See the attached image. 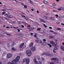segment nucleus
<instances>
[{
	"label": "nucleus",
	"instance_id": "f257e3e1",
	"mask_svg": "<svg viewBox=\"0 0 64 64\" xmlns=\"http://www.w3.org/2000/svg\"><path fill=\"white\" fill-rule=\"evenodd\" d=\"M20 59V56H18L16 58L15 60H13L11 62H8V64H17V62H19Z\"/></svg>",
	"mask_w": 64,
	"mask_h": 64
},
{
	"label": "nucleus",
	"instance_id": "f03ea898",
	"mask_svg": "<svg viewBox=\"0 0 64 64\" xmlns=\"http://www.w3.org/2000/svg\"><path fill=\"white\" fill-rule=\"evenodd\" d=\"M36 42H37V43L42 44V46H45L46 45V42H44L42 43V41L40 40H36Z\"/></svg>",
	"mask_w": 64,
	"mask_h": 64
},
{
	"label": "nucleus",
	"instance_id": "7ed1b4c3",
	"mask_svg": "<svg viewBox=\"0 0 64 64\" xmlns=\"http://www.w3.org/2000/svg\"><path fill=\"white\" fill-rule=\"evenodd\" d=\"M26 62V64H28L30 62V60L29 58H24V60L22 61V63H24V62Z\"/></svg>",
	"mask_w": 64,
	"mask_h": 64
},
{
	"label": "nucleus",
	"instance_id": "20e7f679",
	"mask_svg": "<svg viewBox=\"0 0 64 64\" xmlns=\"http://www.w3.org/2000/svg\"><path fill=\"white\" fill-rule=\"evenodd\" d=\"M26 53L27 54V55L28 56H31L32 54V52L30 50H27L26 52Z\"/></svg>",
	"mask_w": 64,
	"mask_h": 64
},
{
	"label": "nucleus",
	"instance_id": "39448f33",
	"mask_svg": "<svg viewBox=\"0 0 64 64\" xmlns=\"http://www.w3.org/2000/svg\"><path fill=\"white\" fill-rule=\"evenodd\" d=\"M7 57L8 58H11V57H12V54H7Z\"/></svg>",
	"mask_w": 64,
	"mask_h": 64
},
{
	"label": "nucleus",
	"instance_id": "423d86ee",
	"mask_svg": "<svg viewBox=\"0 0 64 64\" xmlns=\"http://www.w3.org/2000/svg\"><path fill=\"white\" fill-rule=\"evenodd\" d=\"M30 50L32 51H35L36 50V48L34 47H32L30 48Z\"/></svg>",
	"mask_w": 64,
	"mask_h": 64
},
{
	"label": "nucleus",
	"instance_id": "0eeeda50",
	"mask_svg": "<svg viewBox=\"0 0 64 64\" xmlns=\"http://www.w3.org/2000/svg\"><path fill=\"white\" fill-rule=\"evenodd\" d=\"M21 17H22V18H24H24L26 20H28V18L27 17H26L24 15H22Z\"/></svg>",
	"mask_w": 64,
	"mask_h": 64
},
{
	"label": "nucleus",
	"instance_id": "6e6552de",
	"mask_svg": "<svg viewBox=\"0 0 64 64\" xmlns=\"http://www.w3.org/2000/svg\"><path fill=\"white\" fill-rule=\"evenodd\" d=\"M24 45V43H23L20 46H19L20 48H23Z\"/></svg>",
	"mask_w": 64,
	"mask_h": 64
},
{
	"label": "nucleus",
	"instance_id": "1a4fd4ad",
	"mask_svg": "<svg viewBox=\"0 0 64 64\" xmlns=\"http://www.w3.org/2000/svg\"><path fill=\"white\" fill-rule=\"evenodd\" d=\"M45 55L46 56H50V57H52V55L48 53H45Z\"/></svg>",
	"mask_w": 64,
	"mask_h": 64
},
{
	"label": "nucleus",
	"instance_id": "9d476101",
	"mask_svg": "<svg viewBox=\"0 0 64 64\" xmlns=\"http://www.w3.org/2000/svg\"><path fill=\"white\" fill-rule=\"evenodd\" d=\"M28 29H29V31H31V30H32L33 29V28L32 27H30V28H28Z\"/></svg>",
	"mask_w": 64,
	"mask_h": 64
},
{
	"label": "nucleus",
	"instance_id": "9b49d317",
	"mask_svg": "<svg viewBox=\"0 0 64 64\" xmlns=\"http://www.w3.org/2000/svg\"><path fill=\"white\" fill-rule=\"evenodd\" d=\"M33 43L32 42L30 45L29 47H32L33 46Z\"/></svg>",
	"mask_w": 64,
	"mask_h": 64
},
{
	"label": "nucleus",
	"instance_id": "f8f14e48",
	"mask_svg": "<svg viewBox=\"0 0 64 64\" xmlns=\"http://www.w3.org/2000/svg\"><path fill=\"white\" fill-rule=\"evenodd\" d=\"M12 50L13 51H17V49L15 48H12Z\"/></svg>",
	"mask_w": 64,
	"mask_h": 64
},
{
	"label": "nucleus",
	"instance_id": "ddd939ff",
	"mask_svg": "<svg viewBox=\"0 0 64 64\" xmlns=\"http://www.w3.org/2000/svg\"><path fill=\"white\" fill-rule=\"evenodd\" d=\"M28 2H29V3H31V4H33V2L31 0H28Z\"/></svg>",
	"mask_w": 64,
	"mask_h": 64
},
{
	"label": "nucleus",
	"instance_id": "4468645a",
	"mask_svg": "<svg viewBox=\"0 0 64 64\" xmlns=\"http://www.w3.org/2000/svg\"><path fill=\"white\" fill-rule=\"evenodd\" d=\"M63 51H64V47L62 46L60 48Z\"/></svg>",
	"mask_w": 64,
	"mask_h": 64
},
{
	"label": "nucleus",
	"instance_id": "2eb2a0df",
	"mask_svg": "<svg viewBox=\"0 0 64 64\" xmlns=\"http://www.w3.org/2000/svg\"><path fill=\"white\" fill-rule=\"evenodd\" d=\"M43 2L45 4H48V2H47L46 1L44 0L43 1Z\"/></svg>",
	"mask_w": 64,
	"mask_h": 64
},
{
	"label": "nucleus",
	"instance_id": "dca6fc26",
	"mask_svg": "<svg viewBox=\"0 0 64 64\" xmlns=\"http://www.w3.org/2000/svg\"><path fill=\"white\" fill-rule=\"evenodd\" d=\"M50 44H53L55 43V42L53 41H50Z\"/></svg>",
	"mask_w": 64,
	"mask_h": 64
},
{
	"label": "nucleus",
	"instance_id": "f3484780",
	"mask_svg": "<svg viewBox=\"0 0 64 64\" xmlns=\"http://www.w3.org/2000/svg\"><path fill=\"white\" fill-rule=\"evenodd\" d=\"M62 7H61L60 8L58 9V11H60V10H62Z\"/></svg>",
	"mask_w": 64,
	"mask_h": 64
},
{
	"label": "nucleus",
	"instance_id": "a211bd4d",
	"mask_svg": "<svg viewBox=\"0 0 64 64\" xmlns=\"http://www.w3.org/2000/svg\"><path fill=\"white\" fill-rule=\"evenodd\" d=\"M15 45V42L12 43V46H14V45Z\"/></svg>",
	"mask_w": 64,
	"mask_h": 64
},
{
	"label": "nucleus",
	"instance_id": "6ab92c4d",
	"mask_svg": "<svg viewBox=\"0 0 64 64\" xmlns=\"http://www.w3.org/2000/svg\"><path fill=\"white\" fill-rule=\"evenodd\" d=\"M8 18H12L13 16L11 15L8 16Z\"/></svg>",
	"mask_w": 64,
	"mask_h": 64
},
{
	"label": "nucleus",
	"instance_id": "aec40b11",
	"mask_svg": "<svg viewBox=\"0 0 64 64\" xmlns=\"http://www.w3.org/2000/svg\"><path fill=\"white\" fill-rule=\"evenodd\" d=\"M48 46H49L50 47V48H51V47H52V45L50 44H48Z\"/></svg>",
	"mask_w": 64,
	"mask_h": 64
},
{
	"label": "nucleus",
	"instance_id": "412c9836",
	"mask_svg": "<svg viewBox=\"0 0 64 64\" xmlns=\"http://www.w3.org/2000/svg\"><path fill=\"white\" fill-rule=\"evenodd\" d=\"M50 18L52 20H54V18L50 17Z\"/></svg>",
	"mask_w": 64,
	"mask_h": 64
},
{
	"label": "nucleus",
	"instance_id": "4be33fe9",
	"mask_svg": "<svg viewBox=\"0 0 64 64\" xmlns=\"http://www.w3.org/2000/svg\"><path fill=\"white\" fill-rule=\"evenodd\" d=\"M51 59L52 60H54V61H55V60H56V58H52Z\"/></svg>",
	"mask_w": 64,
	"mask_h": 64
},
{
	"label": "nucleus",
	"instance_id": "5701e85b",
	"mask_svg": "<svg viewBox=\"0 0 64 64\" xmlns=\"http://www.w3.org/2000/svg\"><path fill=\"white\" fill-rule=\"evenodd\" d=\"M57 49H58V48L56 46L54 48V50H57Z\"/></svg>",
	"mask_w": 64,
	"mask_h": 64
},
{
	"label": "nucleus",
	"instance_id": "b1692460",
	"mask_svg": "<svg viewBox=\"0 0 64 64\" xmlns=\"http://www.w3.org/2000/svg\"><path fill=\"white\" fill-rule=\"evenodd\" d=\"M49 38L50 39H53L54 38L52 36H50L49 37Z\"/></svg>",
	"mask_w": 64,
	"mask_h": 64
},
{
	"label": "nucleus",
	"instance_id": "393cba45",
	"mask_svg": "<svg viewBox=\"0 0 64 64\" xmlns=\"http://www.w3.org/2000/svg\"><path fill=\"white\" fill-rule=\"evenodd\" d=\"M13 1H15V2H16V3H19V2L16 0H13Z\"/></svg>",
	"mask_w": 64,
	"mask_h": 64
},
{
	"label": "nucleus",
	"instance_id": "a878e982",
	"mask_svg": "<svg viewBox=\"0 0 64 64\" xmlns=\"http://www.w3.org/2000/svg\"><path fill=\"white\" fill-rule=\"evenodd\" d=\"M37 33H36L35 34L34 36V37H36V38L37 37Z\"/></svg>",
	"mask_w": 64,
	"mask_h": 64
},
{
	"label": "nucleus",
	"instance_id": "bb28decb",
	"mask_svg": "<svg viewBox=\"0 0 64 64\" xmlns=\"http://www.w3.org/2000/svg\"><path fill=\"white\" fill-rule=\"evenodd\" d=\"M7 45L8 47V48H10V44H7Z\"/></svg>",
	"mask_w": 64,
	"mask_h": 64
},
{
	"label": "nucleus",
	"instance_id": "cd10ccee",
	"mask_svg": "<svg viewBox=\"0 0 64 64\" xmlns=\"http://www.w3.org/2000/svg\"><path fill=\"white\" fill-rule=\"evenodd\" d=\"M45 55V53L44 52L42 54L41 56H43V55Z\"/></svg>",
	"mask_w": 64,
	"mask_h": 64
},
{
	"label": "nucleus",
	"instance_id": "c85d7f7f",
	"mask_svg": "<svg viewBox=\"0 0 64 64\" xmlns=\"http://www.w3.org/2000/svg\"><path fill=\"white\" fill-rule=\"evenodd\" d=\"M52 46H54V47H55V46H56V44H55L54 43L52 44Z\"/></svg>",
	"mask_w": 64,
	"mask_h": 64
},
{
	"label": "nucleus",
	"instance_id": "c756f323",
	"mask_svg": "<svg viewBox=\"0 0 64 64\" xmlns=\"http://www.w3.org/2000/svg\"><path fill=\"white\" fill-rule=\"evenodd\" d=\"M61 30V29L60 28H56V30Z\"/></svg>",
	"mask_w": 64,
	"mask_h": 64
},
{
	"label": "nucleus",
	"instance_id": "7c9ffc66",
	"mask_svg": "<svg viewBox=\"0 0 64 64\" xmlns=\"http://www.w3.org/2000/svg\"><path fill=\"white\" fill-rule=\"evenodd\" d=\"M24 8H26H26H27V6L26 5H25L24 6Z\"/></svg>",
	"mask_w": 64,
	"mask_h": 64
},
{
	"label": "nucleus",
	"instance_id": "2f4dec72",
	"mask_svg": "<svg viewBox=\"0 0 64 64\" xmlns=\"http://www.w3.org/2000/svg\"><path fill=\"white\" fill-rule=\"evenodd\" d=\"M2 34H6V32H2Z\"/></svg>",
	"mask_w": 64,
	"mask_h": 64
},
{
	"label": "nucleus",
	"instance_id": "473e14b6",
	"mask_svg": "<svg viewBox=\"0 0 64 64\" xmlns=\"http://www.w3.org/2000/svg\"><path fill=\"white\" fill-rule=\"evenodd\" d=\"M2 11H6V10L5 9H2Z\"/></svg>",
	"mask_w": 64,
	"mask_h": 64
},
{
	"label": "nucleus",
	"instance_id": "72a5a7b5",
	"mask_svg": "<svg viewBox=\"0 0 64 64\" xmlns=\"http://www.w3.org/2000/svg\"><path fill=\"white\" fill-rule=\"evenodd\" d=\"M55 50L54 49L53 50V52L54 53H56V50Z\"/></svg>",
	"mask_w": 64,
	"mask_h": 64
},
{
	"label": "nucleus",
	"instance_id": "f704fd0d",
	"mask_svg": "<svg viewBox=\"0 0 64 64\" xmlns=\"http://www.w3.org/2000/svg\"><path fill=\"white\" fill-rule=\"evenodd\" d=\"M42 61H44V58H43V57H42Z\"/></svg>",
	"mask_w": 64,
	"mask_h": 64
},
{
	"label": "nucleus",
	"instance_id": "c9c22d12",
	"mask_svg": "<svg viewBox=\"0 0 64 64\" xmlns=\"http://www.w3.org/2000/svg\"><path fill=\"white\" fill-rule=\"evenodd\" d=\"M6 13V12H2V15H4V14H5Z\"/></svg>",
	"mask_w": 64,
	"mask_h": 64
},
{
	"label": "nucleus",
	"instance_id": "e433bc0d",
	"mask_svg": "<svg viewBox=\"0 0 64 64\" xmlns=\"http://www.w3.org/2000/svg\"><path fill=\"white\" fill-rule=\"evenodd\" d=\"M48 17L46 16H44V18H45V19H47Z\"/></svg>",
	"mask_w": 64,
	"mask_h": 64
},
{
	"label": "nucleus",
	"instance_id": "4c0bfd02",
	"mask_svg": "<svg viewBox=\"0 0 64 64\" xmlns=\"http://www.w3.org/2000/svg\"><path fill=\"white\" fill-rule=\"evenodd\" d=\"M39 32L41 33H43V31L40 30L39 31Z\"/></svg>",
	"mask_w": 64,
	"mask_h": 64
},
{
	"label": "nucleus",
	"instance_id": "58836bf2",
	"mask_svg": "<svg viewBox=\"0 0 64 64\" xmlns=\"http://www.w3.org/2000/svg\"><path fill=\"white\" fill-rule=\"evenodd\" d=\"M44 26L45 27H46V28H47V26H46V25H45V24H44Z\"/></svg>",
	"mask_w": 64,
	"mask_h": 64
},
{
	"label": "nucleus",
	"instance_id": "ea45409f",
	"mask_svg": "<svg viewBox=\"0 0 64 64\" xmlns=\"http://www.w3.org/2000/svg\"><path fill=\"white\" fill-rule=\"evenodd\" d=\"M56 60L57 61H58V60H59L58 58H56Z\"/></svg>",
	"mask_w": 64,
	"mask_h": 64
},
{
	"label": "nucleus",
	"instance_id": "a19ab883",
	"mask_svg": "<svg viewBox=\"0 0 64 64\" xmlns=\"http://www.w3.org/2000/svg\"><path fill=\"white\" fill-rule=\"evenodd\" d=\"M6 16H8L9 15V14H6L5 15Z\"/></svg>",
	"mask_w": 64,
	"mask_h": 64
},
{
	"label": "nucleus",
	"instance_id": "79ce46f5",
	"mask_svg": "<svg viewBox=\"0 0 64 64\" xmlns=\"http://www.w3.org/2000/svg\"><path fill=\"white\" fill-rule=\"evenodd\" d=\"M18 23H19V24H21V22H19V21H18Z\"/></svg>",
	"mask_w": 64,
	"mask_h": 64
},
{
	"label": "nucleus",
	"instance_id": "37998d69",
	"mask_svg": "<svg viewBox=\"0 0 64 64\" xmlns=\"http://www.w3.org/2000/svg\"><path fill=\"white\" fill-rule=\"evenodd\" d=\"M53 33H54V34H57V33H56V32H53Z\"/></svg>",
	"mask_w": 64,
	"mask_h": 64
},
{
	"label": "nucleus",
	"instance_id": "c03bdc74",
	"mask_svg": "<svg viewBox=\"0 0 64 64\" xmlns=\"http://www.w3.org/2000/svg\"><path fill=\"white\" fill-rule=\"evenodd\" d=\"M52 5L54 6H56V4H53Z\"/></svg>",
	"mask_w": 64,
	"mask_h": 64
},
{
	"label": "nucleus",
	"instance_id": "a18cd8bd",
	"mask_svg": "<svg viewBox=\"0 0 64 64\" xmlns=\"http://www.w3.org/2000/svg\"><path fill=\"white\" fill-rule=\"evenodd\" d=\"M17 30L18 31V32H20V30L18 29Z\"/></svg>",
	"mask_w": 64,
	"mask_h": 64
},
{
	"label": "nucleus",
	"instance_id": "49530a36",
	"mask_svg": "<svg viewBox=\"0 0 64 64\" xmlns=\"http://www.w3.org/2000/svg\"><path fill=\"white\" fill-rule=\"evenodd\" d=\"M54 9L55 10H56V9H57V8H56L55 7H54Z\"/></svg>",
	"mask_w": 64,
	"mask_h": 64
},
{
	"label": "nucleus",
	"instance_id": "de8ad7c7",
	"mask_svg": "<svg viewBox=\"0 0 64 64\" xmlns=\"http://www.w3.org/2000/svg\"><path fill=\"white\" fill-rule=\"evenodd\" d=\"M14 28V29H17V28H18V27H17L16 28L15 27H13Z\"/></svg>",
	"mask_w": 64,
	"mask_h": 64
},
{
	"label": "nucleus",
	"instance_id": "09e8293b",
	"mask_svg": "<svg viewBox=\"0 0 64 64\" xmlns=\"http://www.w3.org/2000/svg\"><path fill=\"white\" fill-rule=\"evenodd\" d=\"M43 40L44 42H45L46 41V39H44Z\"/></svg>",
	"mask_w": 64,
	"mask_h": 64
},
{
	"label": "nucleus",
	"instance_id": "8fccbe9b",
	"mask_svg": "<svg viewBox=\"0 0 64 64\" xmlns=\"http://www.w3.org/2000/svg\"><path fill=\"white\" fill-rule=\"evenodd\" d=\"M60 18V19H61L62 18V16H60L59 17Z\"/></svg>",
	"mask_w": 64,
	"mask_h": 64
},
{
	"label": "nucleus",
	"instance_id": "3c124183",
	"mask_svg": "<svg viewBox=\"0 0 64 64\" xmlns=\"http://www.w3.org/2000/svg\"><path fill=\"white\" fill-rule=\"evenodd\" d=\"M6 34V35H8V36H11V35L10 34Z\"/></svg>",
	"mask_w": 64,
	"mask_h": 64
},
{
	"label": "nucleus",
	"instance_id": "603ef678",
	"mask_svg": "<svg viewBox=\"0 0 64 64\" xmlns=\"http://www.w3.org/2000/svg\"><path fill=\"white\" fill-rule=\"evenodd\" d=\"M16 21H15L12 22V23H16Z\"/></svg>",
	"mask_w": 64,
	"mask_h": 64
},
{
	"label": "nucleus",
	"instance_id": "864d4df0",
	"mask_svg": "<svg viewBox=\"0 0 64 64\" xmlns=\"http://www.w3.org/2000/svg\"><path fill=\"white\" fill-rule=\"evenodd\" d=\"M20 34H17L16 35H17V36H20Z\"/></svg>",
	"mask_w": 64,
	"mask_h": 64
},
{
	"label": "nucleus",
	"instance_id": "5fc2aeb1",
	"mask_svg": "<svg viewBox=\"0 0 64 64\" xmlns=\"http://www.w3.org/2000/svg\"><path fill=\"white\" fill-rule=\"evenodd\" d=\"M50 32H52V33H53V32H54L52 30H50Z\"/></svg>",
	"mask_w": 64,
	"mask_h": 64
},
{
	"label": "nucleus",
	"instance_id": "6e6d98bb",
	"mask_svg": "<svg viewBox=\"0 0 64 64\" xmlns=\"http://www.w3.org/2000/svg\"><path fill=\"white\" fill-rule=\"evenodd\" d=\"M46 15H50V14H49V13H46Z\"/></svg>",
	"mask_w": 64,
	"mask_h": 64
},
{
	"label": "nucleus",
	"instance_id": "4d7b16f0",
	"mask_svg": "<svg viewBox=\"0 0 64 64\" xmlns=\"http://www.w3.org/2000/svg\"><path fill=\"white\" fill-rule=\"evenodd\" d=\"M56 11L55 10H52V12H56Z\"/></svg>",
	"mask_w": 64,
	"mask_h": 64
},
{
	"label": "nucleus",
	"instance_id": "13d9d810",
	"mask_svg": "<svg viewBox=\"0 0 64 64\" xmlns=\"http://www.w3.org/2000/svg\"><path fill=\"white\" fill-rule=\"evenodd\" d=\"M30 34L31 35H32V36H33V33H30Z\"/></svg>",
	"mask_w": 64,
	"mask_h": 64
},
{
	"label": "nucleus",
	"instance_id": "bf43d9fd",
	"mask_svg": "<svg viewBox=\"0 0 64 64\" xmlns=\"http://www.w3.org/2000/svg\"><path fill=\"white\" fill-rule=\"evenodd\" d=\"M41 30V28H40L37 29V30H38H38Z\"/></svg>",
	"mask_w": 64,
	"mask_h": 64
},
{
	"label": "nucleus",
	"instance_id": "052dcab7",
	"mask_svg": "<svg viewBox=\"0 0 64 64\" xmlns=\"http://www.w3.org/2000/svg\"><path fill=\"white\" fill-rule=\"evenodd\" d=\"M58 41V40H56V39L55 40V42H57Z\"/></svg>",
	"mask_w": 64,
	"mask_h": 64
},
{
	"label": "nucleus",
	"instance_id": "680f3d73",
	"mask_svg": "<svg viewBox=\"0 0 64 64\" xmlns=\"http://www.w3.org/2000/svg\"><path fill=\"white\" fill-rule=\"evenodd\" d=\"M42 22H44V23H45L46 22V21H45L43 20Z\"/></svg>",
	"mask_w": 64,
	"mask_h": 64
},
{
	"label": "nucleus",
	"instance_id": "e2e57ef3",
	"mask_svg": "<svg viewBox=\"0 0 64 64\" xmlns=\"http://www.w3.org/2000/svg\"><path fill=\"white\" fill-rule=\"evenodd\" d=\"M22 28H24V25H22Z\"/></svg>",
	"mask_w": 64,
	"mask_h": 64
},
{
	"label": "nucleus",
	"instance_id": "0e129e2a",
	"mask_svg": "<svg viewBox=\"0 0 64 64\" xmlns=\"http://www.w3.org/2000/svg\"><path fill=\"white\" fill-rule=\"evenodd\" d=\"M56 24H59V23H60V22H56Z\"/></svg>",
	"mask_w": 64,
	"mask_h": 64
},
{
	"label": "nucleus",
	"instance_id": "69168bd1",
	"mask_svg": "<svg viewBox=\"0 0 64 64\" xmlns=\"http://www.w3.org/2000/svg\"><path fill=\"white\" fill-rule=\"evenodd\" d=\"M0 37H3V36L1 34L0 35Z\"/></svg>",
	"mask_w": 64,
	"mask_h": 64
},
{
	"label": "nucleus",
	"instance_id": "338daca9",
	"mask_svg": "<svg viewBox=\"0 0 64 64\" xmlns=\"http://www.w3.org/2000/svg\"><path fill=\"white\" fill-rule=\"evenodd\" d=\"M62 10L63 11H64V8L62 7Z\"/></svg>",
	"mask_w": 64,
	"mask_h": 64
},
{
	"label": "nucleus",
	"instance_id": "774afa93",
	"mask_svg": "<svg viewBox=\"0 0 64 64\" xmlns=\"http://www.w3.org/2000/svg\"><path fill=\"white\" fill-rule=\"evenodd\" d=\"M56 17H58L59 16L58 15V14H56Z\"/></svg>",
	"mask_w": 64,
	"mask_h": 64
}]
</instances>
